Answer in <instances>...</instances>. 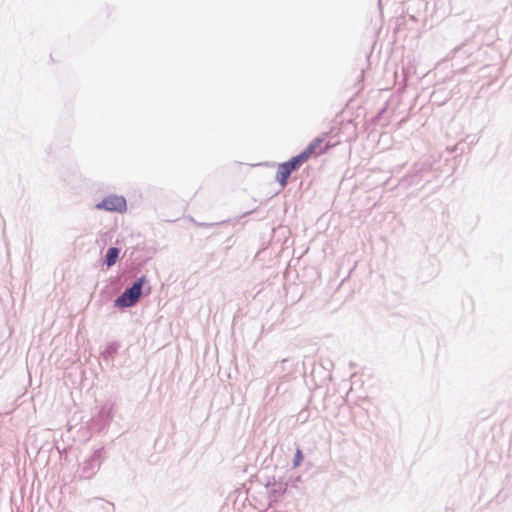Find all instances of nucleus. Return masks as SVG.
<instances>
[{
    "label": "nucleus",
    "instance_id": "1",
    "mask_svg": "<svg viewBox=\"0 0 512 512\" xmlns=\"http://www.w3.org/2000/svg\"><path fill=\"white\" fill-rule=\"evenodd\" d=\"M144 278H139L129 289H126L116 300L118 307H130L136 304L141 295Z\"/></svg>",
    "mask_w": 512,
    "mask_h": 512
},
{
    "label": "nucleus",
    "instance_id": "3",
    "mask_svg": "<svg viewBox=\"0 0 512 512\" xmlns=\"http://www.w3.org/2000/svg\"><path fill=\"white\" fill-rule=\"evenodd\" d=\"M330 147V144L325 142L323 137H317L300 154H298V157L303 161V163H305L312 156L324 154Z\"/></svg>",
    "mask_w": 512,
    "mask_h": 512
},
{
    "label": "nucleus",
    "instance_id": "2",
    "mask_svg": "<svg viewBox=\"0 0 512 512\" xmlns=\"http://www.w3.org/2000/svg\"><path fill=\"white\" fill-rule=\"evenodd\" d=\"M302 164H304L303 161L298 157V155H296L289 161L278 165L276 180L279 182L281 187H285L287 185V181L291 173L297 170Z\"/></svg>",
    "mask_w": 512,
    "mask_h": 512
},
{
    "label": "nucleus",
    "instance_id": "5",
    "mask_svg": "<svg viewBox=\"0 0 512 512\" xmlns=\"http://www.w3.org/2000/svg\"><path fill=\"white\" fill-rule=\"evenodd\" d=\"M119 253L120 251L118 248L111 247L108 249L106 254V264L108 267H111L116 263Z\"/></svg>",
    "mask_w": 512,
    "mask_h": 512
},
{
    "label": "nucleus",
    "instance_id": "4",
    "mask_svg": "<svg viewBox=\"0 0 512 512\" xmlns=\"http://www.w3.org/2000/svg\"><path fill=\"white\" fill-rule=\"evenodd\" d=\"M98 210L123 213L127 209L126 199L123 196L109 195L95 206Z\"/></svg>",
    "mask_w": 512,
    "mask_h": 512
},
{
    "label": "nucleus",
    "instance_id": "6",
    "mask_svg": "<svg viewBox=\"0 0 512 512\" xmlns=\"http://www.w3.org/2000/svg\"><path fill=\"white\" fill-rule=\"evenodd\" d=\"M302 460H303V453L300 449H297L295 456H294V461H293L294 467H298L301 464Z\"/></svg>",
    "mask_w": 512,
    "mask_h": 512
}]
</instances>
